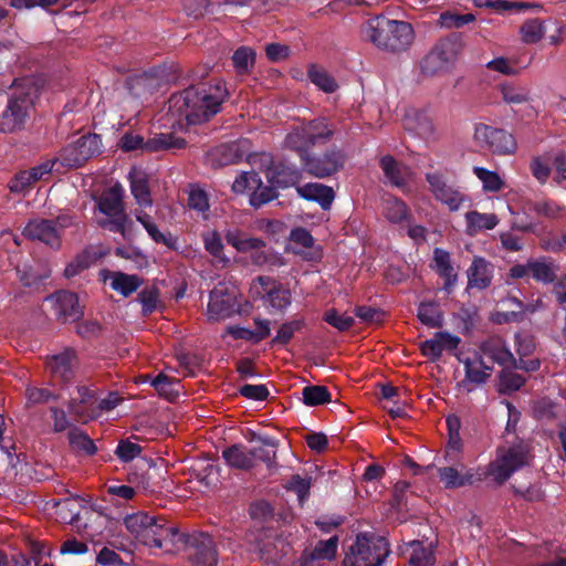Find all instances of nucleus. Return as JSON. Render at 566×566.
Returning <instances> with one entry per match:
<instances>
[{
  "label": "nucleus",
  "mask_w": 566,
  "mask_h": 566,
  "mask_svg": "<svg viewBox=\"0 0 566 566\" xmlns=\"http://www.w3.org/2000/svg\"><path fill=\"white\" fill-rule=\"evenodd\" d=\"M530 460L528 448L524 443H518L509 449H501L496 459L491 462L485 472L480 470H467L461 473L453 467H443L438 469V476L447 489H458L465 485H472L482 481L484 475H491L497 483H503Z\"/></svg>",
  "instance_id": "obj_1"
},
{
  "label": "nucleus",
  "mask_w": 566,
  "mask_h": 566,
  "mask_svg": "<svg viewBox=\"0 0 566 566\" xmlns=\"http://www.w3.org/2000/svg\"><path fill=\"white\" fill-rule=\"evenodd\" d=\"M227 95L228 91L222 81L202 88L190 86L171 96L169 111L175 115L184 116L188 124H201L220 111Z\"/></svg>",
  "instance_id": "obj_2"
},
{
  "label": "nucleus",
  "mask_w": 566,
  "mask_h": 566,
  "mask_svg": "<svg viewBox=\"0 0 566 566\" xmlns=\"http://www.w3.org/2000/svg\"><path fill=\"white\" fill-rule=\"evenodd\" d=\"M127 532L140 544L171 552L181 542V534L166 524L164 520L146 512L128 514L124 517Z\"/></svg>",
  "instance_id": "obj_3"
},
{
  "label": "nucleus",
  "mask_w": 566,
  "mask_h": 566,
  "mask_svg": "<svg viewBox=\"0 0 566 566\" xmlns=\"http://www.w3.org/2000/svg\"><path fill=\"white\" fill-rule=\"evenodd\" d=\"M364 36L378 49L388 52H403L415 40V31L409 22L376 15L363 27Z\"/></svg>",
  "instance_id": "obj_4"
},
{
  "label": "nucleus",
  "mask_w": 566,
  "mask_h": 566,
  "mask_svg": "<svg viewBox=\"0 0 566 566\" xmlns=\"http://www.w3.org/2000/svg\"><path fill=\"white\" fill-rule=\"evenodd\" d=\"M39 95V87L34 80L25 78L17 84V90L9 98L4 111L0 114V130L12 133L21 129L30 116L34 102Z\"/></svg>",
  "instance_id": "obj_5"
},
{
  "label": "nucleus",
  "mask_w": 566,
  "mask_h": 566,
  "mask_svg": "<svg viewBox=\"0 0 566 566\" xmlns=\"http://www.w3.org/2000/svg\"><path fill=\"white\" fill-rule=\"evenodd\" d=\"M390 549L385 537L360 533L348 548L343 566H380Z\"/></svg>",
  "instance_id": "obj_6"
},
{
  "label": "nucleus",
  "mask_w": 566,
  "mask_h": 566,
  "mask_svg": "<svg viewBox=\"0 0 566 566\" xmlns=\"http://www.w3.org/2000/svg\"><path fill=\"white\" fill-rule=\"evenodd\" d=\"M333 135V129L324 118L314 119L294 126L285 136L284 146L306 157L310 148L325 144Z\"/></svg>",
  "instance_id": "obj_7"
},
{
  "label": "nucleus",
  "mask_w": 566,
  "mask_h": 566,
  "mask_svg": "<svg viewBox=\"0 0 566 566\" xmlns=\"http://www.w3.org/2000/svg\"><path fill=\"white\" fill-rule=\"evenodd\" d=\"M224 235L227 242L238 252L249 253L251 263L256 266L272 268L283 264L281 256L268 249L259 238L248 237L238 229H228Z\"/></svg>",
  "instance_id": "obj_8"
},
{
  "label": "nucleus",
  "mask_w": 566,
  "mask_h": 566,
  "mask_svg": "<svg viewBox=\"0 0 566 566\" xmlns=\"http://www.w3.org/2000/svg\"><path fill=\"white\" fill-rule=\"evenodd\" d=\"M124 193L123 186L115 184L99 197L97 207L99 212L106 217L104 220H98L101 227L113 232L124 233L127 219L123 203Z\"/></svg>",
  "instance_id": "obj_9"
},
{
  "label": "nucleus",
  "mask_w": 566,
  "mask_h": 566,
  "mask_svg": "<svg viewBox=\"0 0 566 566\" xmlns=\"http://www.w3.org/2000/svg\"><path fill=\"white\" fill-rule=\"evenodd\" d=\"M102 150L98 135L87 134L66 145L55 158L57 163L67 168L80 167Z\"/></svg>",
  "instance_id": "obj_10"
},
{
  "label": "nucleus",
  "mask_w": 566,
  "mask_h": 566,
  "mask_svg": "<svg viewBox=\"0 0 566 566\" xmlns=\"http://www.w3.org/2000/svg\"><path fill=\"white\" fill-rule=\"evenodd\" d=\"M238 289L229 281H221L209 295L207 316L209 321H221L235 312Z\"/></svg>",
  "instance_id": "obj_11"
},
{
  "label": "nucleus",
  "mask_w": 566,
  "mask_h": 566,
  "mask_svg": "<svg viewBox=\"0 0 566 566\" xmlns=\"http://www.w3.org/2000/svg\"><path fill=\"white\" fill-rule=\"evenodd\" d=\"M473 139L481 148L499 155L512 154L516 149L512 134L484 123L475 124Z\"/></svg>",
  "instance_id": "obj_12"
},
{
  "label": "nucleus",
  "mask_w": 566,
  "mask_h": 566,
  "mask_svg": "<svg viewBox=\"0 0 566 566\" xmlns=\"http://www.w3.org/2000/svg\"><path fill=\"white\" fill-rule=\"evenodd\" d=\"M455 60V44L451 41H441L422 59L421 73L427 76L444 73L451 69Z\"/></svg>",
  "instance_id": "obj_13"
},
{
  "label": "nucleus",
  "mask_w": 566,
  "mask_h": 566,
  "mask_svg": "<svg viewBox=\"0 0 566 566\" xmlns=\"http://www.w3.org/2000/svg\"><path fill=\"white\" fill-rule=\"evenodd\" d=\"M70 224L66 217L57 218L56 220L35 219L30 221L23 233L32 239L39 240L51 248H59L61 244V231Z\"/></svg>",
  "instance_id": "obj_14"
},
{
  "label": "nucleus",
  "mask_w": 566,
  "mask_h": 566,
  "mask_svg": "<svg viewBox=\"0 0 566 566\" xmlns=\"http://www.w3.org/2000/svg\"><path fill=\"white\" fill-rule=\"evenodd\" d=\"M50 303L55 317L63 322H75L83 316V307L80 305L76 294L69 291H59L45 298Z\"/></svg>",
  "instance_id": "obj_15"
},
{
  "label": "nucleus",
  "mask_w": 566,
  "mask_h": 566,
  "mask_svg": "<svg viewBox=\"0 0 566 566\" xmlns=\"http://www.w3.org/2000/svg\"><path fill=\"white\" fill-rule=\"evenodd\" d=\"M252 291L275 310H285L291 304L290 291L282 285H275L269 276H259L252 285Z\"/></svg>",
  "instance_id": "obj_16"
},
{
  "label": "nucleus",
  "mask_w": 566,
  "mask_h": 566,
  "mask_svg": "<svg viewBox=\"0 0 566 566\" xmlns=\"http://www.w3.org/2000/svg\"><path fill=\"white\" fill-rule=\"evenodd\" d=\"M464 365L465 376L462 386L468 392L472 391L475 386H480L486 381L492 371V365L488 364L480 353L474 352L471 356L459 358Z\"/></svg>",
  "instance_id": "obj_17"
},
{
  "label": "nucleus",
  "mask_w": 566,
  "mask_h": 566,
  "mask_svg": "<svg viewBox=\"0 0 566 566\" xmlns=\"http://www.w3.org/2000/svg\"><path fill=\"white\" fill-rule=\"evenodd\" d=\"M427 181L434 198L446 205L450 211H457L465 200V196L448 185L439 174H428Z\"/></svg>",
  "instance_id": "obj_18"
},
{
  "label": "nucleus",
  "mask_w": 566,
  "mask_h": 566,
  "mask_svg": "<svg viewBox=\"0 0 566 566\" xmlns=\"http://www.w3.org/2000/svg\"><path fill=\"white\" fill-rule=\"evenodd\" d=\"M305 169L313 176L324 178L339 170L344 165L342 151L333 149L322 157H308L304 159Z\"/></svg>",
  "instance_id": "obj_19"
},
{
  "label": "nucleus",
  "mask_w": 566,
  "mask_h": 566,
  "mask_svg": "<svg viewBox=\"0 0 566 566\" xmlns=\"http://www.w3.org/2000/svg\"><path fill=\"white\" fill-rule=\"evenodd\" d=\"M476 353L490 365L497 364L503 368L515 366V358L501 337H491L483 342Z\"/></svg>",
  "instance_id": "obj_20"
},
{
  "label": "nucleus",
  "mask_w": 566,
  "mask_h": 566,
  "mask_svg": "<svg viewBox=\"0 0 566 566\" xmlns=\"http://www.w3.org/2000/svg\"><path fill=\"white\" fill-rule=\"evenodd\" d=\"M190 556L196 566H217L218 557L210 535L200 533L189 541Z\"/></svg>",
  "instance_id": "obj_21"
},
{
  "label": "nucleus",
  "mask_w": 566,
  "mask_h": 566,
  "mask_svg": "<svg viewBox=\"0 0 566 566\" xmlns=\"http://www.w3.org/2000/svg\"><path fill=\"white\" fill-rule=\"evenodd\" d=\"M406 130L424 140L436 139V127L424 111L410 108L403 117Z\"/></svg>",
  "instance_id": "obj_22"
},
{
  "label": "nucleus",
  "mask_w": 566,
  "mask_h": 566,
  "mask_svg": "<svg viewBox=\"0 0 566 566\" xmlns=\"http://www.w3.org/2000/svg\"><path fill=\"white\" fill-rule=\"evenodd\" d=\"M130 192L139 207H151L153 199L150 196L148 175L139 169L132 168L128 172Z\"/></svg>",
  "instance_id": "obj_23"
},
{
  "label": "nucleus",
  "mask_w": 566,
  "mask_h": 566,
  "mask_svg": "<svg viewBox=\"0 0 566 566\" xmlns=\"http://www.w3.org/2000/svg\"><path fill=\"white\" fill-rule=\"evenodd\" d=\"M77 364L75 350L65 348L63 352L51 357L49 367L55 377H60L63 381H69L73 377Z\"/></svg>",
  "instance_id": "obj_24"
},
{
  "label": "nucleus",
  "mask_w": 566,
  "mask_h": 566,
  "mask_svg": "<svg viewBox=\"0 0 566 566\" xmlns=\"http://www.w3.org/2000/svg\"><path fill=\"white\" fill-rule=\"evenodd\" d=\"M222 458L231 468L249 470L256 462V452H252L243 444H233L222 451Z\"/></svg>",
  "instance_id": "obj_25"
},
{
  "label": "nucleus",
  "mask_w": 566,
  "mask_h": 566,
  "mask_svg": "<svg viewBox=\"0 0 566 566\" xmlns=\"http://www.w3.org/2000/svg\"><path fill=\"white\" fill-rule=\"evenodd\" d=\"M250 153V144L247 139L235 140L230 144L218 146L212 156L219 165H229L247 157Z\"/></svg>",
  "instance_id": "obj_26"
},
{
  "label": "nucleus",
  "mask_w": 566,
  "mask_h": 566,
  "mask_svg": "<svg viewBox=\"0 0 566 566\" xmlns=\"http://www.w3.org/2000/svg\"><path fill=\"white\" fill-rule=\"evenodd\" d=\"M468 287L484 290L491 284L492 265L485 259L475 256L467 271Z\"/></svg>",
  "instance_id": "obj_27"
},
{
  "label": "nucleus",
  "mask_w": 566,
  "mask_h": 566,
  "mask_svg": "<svg viewBox=\"0 0 566 566\" xmlns=\"http://www.w3.org/2000/svg\"><path fill=\"white\" fill-rule=\"evenodd\" d=\"M78 398H72L69 405V410L71 413L75 415L83 421H87L97 417L98 415L92 408L94 403V395L93 391L85 387H77Z\"/></svg>",
  "instance_id": "obj_28"
},
{
  "label": "nucleus",
  "mask_w": 566,
  "mask_h": 566,
  "mask_svg": "<svg viewBox=\"0 0 566 566\" xmlns=\"http://www.w3.org/2000/svg\"><path fill=\"white\" fill-rule=\"evenodd\" d=\"M296 191L302 198L319 203L324 210L329 209L334 200L333 189L318 182L300 186Z\"/></svg>",
  "instance_id": "obj_29"
},
{
  "label": "nucleus",
  "mask_w": 566,
  "mask_h": 566,
  "mask_svg": "<svg viewBox=\"0 0 566 566\" xmlns=\"http://www.w3.org/2000/svg\"><path fill=\"white\" fill-rule=\"evenodd\" d=\"M380 166L387 180L395 187L403 188L409 178L410 170L406 166H401L391 156H384L380 159Z\"/></svg>",
  "instance_id": "obj_30"
},
{
  "label": "nucleus",
  "mask_w": 566,
  "mask_h": 566,
  "mask_svg": "<svg viewBox=\"0 0 566 566\" xmlns=\"http://www.w3.org/2000/svg\"><path fill=\"white\" fill-rule=\"evenodd\" d=\"M105 281H109L111 287L125 297L133 294L143 284V279L138 275L123 272H109L105 276Z\"/></svg>",
  "instance_id": "obj_31"
},
{
  "label": "nucleus",
  "mask_w": 566,
  "mask_h": 566,
  "mask_svg": "<svg viewBox=\"0 0 566 566\" xmlns=\"http://www.w3.org/2000/svg\"><path fill=\"white\" fill-rule=\"evenodd\" d=\"M433 262L436 271L444 279L443 289L450 292L458 280V274L451 264L449 252L440 248L434 249Z\"/></svg>",
  "instance_id": "obj_32"
},
{
  "label": "nucleus",
  "mask_w": 566,
  "mask_h": 566,
  "mask_svg": "<svg viewBox=\"0 0 566 566\" xmlns=\"http://www.w3.org/2000/svg\"><path fill=\"white\" fill-rule=\"evenodd\" d=\"M186 147V140L171 133H159L146 140L145 151L156 153L163 150H176Z\"/></svg>",
  "instance_id": "obj_33"
},
{
  "label": "nucleus",
  "mask_w": 566,
  "mask_h": 566,
  "mask_svg": "<svg viewBox=\"0 0 566 566\" xmlns=\"http://www.w3.org/2000/svg\"><path fill=\"white\" fill-rule=\"evenodd\" d=\"M136 220L144 227L148 235L156 242L168 247L169 249L177 248V240L169 233L160 232L153 218L143 210H136Z\"/></svg>",
  "instance_id": "obj_34"
},
{
  "label": "nucleus",
  "mask_w": 566,
  "mask_h": 566,
  "mask_svg": "<svg viewBox=\"0 0 566 566\" xmlns=\"http://www.w3.org/2000/svg\"><path fill=\"white\" fill-rule=\"evenodd\" d=\"M382 213L390 223L400 226L411 217L407 205L396 197H389L384 200Z\"/></svg>",
  "instance_id": "obj_35"
},
{
  "label": "nucleus",
  "mask_w": 566,
  "mask_h": 566,
  "mask_svg": "<svg viewBox=\"0 0 566 566\" xmlns=\"http://www.w3.org/2000/svg\"><path fill=\"white\" fill-rule=\"evenodd\" d=\"M465 220L468 232L470 234H474L483 230H492L499 223V219L494 213H481L478 211L467 212Z\"/></svg>",
  "instance_id": "obj_36"
},
{
  "label": "nucleus",
  "mask_w": 566,
  "mask_h": 566,
  "mask_svg": "<svg viewBox=\"0 0 566 566\" xmlns=\"http://www.w3.org/2000/svg\"><path fill=\"white\" fill-rule=\"evenodd\" d=\"M410 552L409 564L411 566H432L434 564V554L431 546H423L418 541L410 542L408 545Z\"/></svg>",
  "instance_id": "obj_37"
},
{
  "label": "nucleus",
  "mask_w": 566,
  "mask_h": 566,
  "mask_svg": "<svg viewBox=\"0 0 566 566\" xmlns=\"http://www.w3.org/2000/svg\"><path fill=\"white\" fill-rule=\"evenodd\" d=\"M338 546V537L332 536L326 541L317 543L316 547L310 553L308 556H304L305 562L307 560H321V559H333L336 556ZM306 563H302L301 566H305Z\"/></svg>",
  "instance_id": "obj_38"
},
{
  "label": "nucleus",
  "mask_w": 566,
  "mask_h": 566,
  "mask_svg": "<svg viewBox=\"0 0 566 566\" xmlns=\"http://www.w3.org/2000/svg\"><path fill=\"white\" fill-rule=\"evenodd\" d=\"M527 210L537 217L546 219L558 218L563 211V207L549 199H539L527 203Z\"/></svg>",
  "instance_id": "obj_39"
},
{
  "label": "nucleus",
  "mask_w": 566,
  "mask_h": 566,
  "mask_svg": "<svg viewBox=\"0 0 566 566\" xmlns=\"http://www.w3.org/2000/svg\"><path fill=\"white\" fill-rule=\"evenodd\" d=\"M418 318L429 327H440L443 319L439 306L433 302H426L419 305Z\"/></svg>",
  "instance_id": "obj_40"
},
{
  "label": "nucleus",
  "mask_w": 566,
  "mask_h": 566,
  "mask_svg": "<svg viewBox=\"0 0 566 566\" xmlns=\"http://www.w3.org/2000/svg\"><path fill=\"white\" fill-rule=\"evenodd\" d=\"M308 77L313 84L325 93H333L337 90L338 85L333 76H331L324 69L312 65L308 70Z\"/></svg>",
  "instance_id": "obj_41"
},
{
  "label": "nucleus",
  "mask_w": 566,
  "mask_h": 566,
  "mask_svg": "<svg viewBox=\"0 0 566 566\" xmlns=\"http://www.w3.org/2000/svg\"><path fill=\"white\" fill-rule=\"evenodd\" d=\"M259 186L260 176L255 171H243L233 181L232 190L235 193H248L251 197V192Z\"/></svg>",
  "instance_id": "obj_42"
},
{
  "label": "nucleus",
  "mask_w": 566,
  "mask_h": 566,
  "mask_svg": "<svg viewBox=\"0 0 566 566\" xmlns=\"http://www.w3.org/2000/svg\"><path fill=\"white\" fill-rule=\"evenodd\" d=\"M205 249L216 259L221 261L222 263H228L229 259L223 255V243L221 240V235L214 231L210 230L202 234Z\"/></svg>",
  "instance_id": "obj_43"
},
{
  "label": "nucleus",
  "mask_w": 566,
  "mask_h": 566,
  "mask_svg": "<svg viewBox=\"0 0 566 566\" xmlns=\"http://www.w3.org/2000/svg\"><path fill=\"white\" fill-rule=\"evenodd\" d=\"M69 441L74 450L81 451L85 454H93L96 451L93 440L77 428L70 431Z\"/></svg>",
  "instance_id": "obj_44"
},
{
  "label": "nucleus",
  "mask_w": 566,
  "mask_h": 566,
  "mask_svg": "<svg viewBox=\"0 0 566 566\" xmlns=\"http://www.w3.org/2000/svg\"><path fill=\"white\" fill-rule=\"evenodd\" d=\"M311 485V478L294 474L286 481L285 489L296 493L298 502L303 504L308 497Z\"/></svg>",
  "instance_id": "obj_45"
},
{
  "label": "nucleus",
  "mask_w": 566,
  "mask_h": 566,
  "mask_svg": "<svg viewBox=\"0 0 566 566\" xmlns=\"http://www.w3.org/2000/svg\"><path fill=\"white\" fill-rule=\"evenodd\" d=\"M531 275L544 283H549L555 279V265L543 259L531 261Z\"/></svg>",
  "instance_id": "obj_46"
},
{
  "label": "nucleus",
  "mask_w": 566,
  "mask_h": 566,
  "mask_svg": "<svg viewBox=\"0 0 566 566\" xmlns=\"http://www.w3.org/2000/svg\"><path fill=\"white\" fill-rule=\"evenodd\" d=\"M232 60L238 73H248L254 64L255 53L251 48L241 46L233 53Z\"/></svg>",
  "instance_id": "obj_47"
},
{
  "label": "nucleus",
  "mask_w": 566,
  "mask_h": 566,
  "mask_svg": "<svg viewBox=\"0 0 566 566\" xmlns=\"http://www.w3.org/2000/svg\"><path fill=\"white\" fill-rule=\"evenodd\" d=\"M303 402L307 406H317L331 400L328 390L323 386H306L302 390Z\"/></svg>",
  "instance_id": "obj_48"
},
{
  "label": "nucleus",
  "mask_w": 566,
  "mask_h": 566,
  "mask_svg": "<svg viewBox=\"0 0 566 566\" xmlns=\"http://www.w3.org/2000/svg\"><path fill=\"white\" fill-rule=\"evenodd\" d=\"M473 172L483 184V189L486 191H499L503 187V180L495 171L476 166L473 168Z\"/></svg>",
  "instance_id": "obj_49"
},
{
  "label": "nucleus",
  "mask_w": 566,
  "mask_h": 566,
  "mask_svg": "<svg viewBox=\"0 0 566 566\" xmlns=\"http://www.w3.org/2000/svg\"><path fill=\"white\" fill-rule=\"evenodd\" d=\"M116 255L132 261L135 269L143 270L149 265V259L135 247H120L115 250Z\"/></svg>",
  "instance_id": "obj_50"
},
{
  "label": "nucleus",
  "mask_w": 566,
  "mask_h": 566,
  "mask_svg": "<svg viewBox=\"0 0 566 566\" xmlns=\"http://www.w3.org/2000/svg\"><path fill=\"white\" fill-rule=\"evenodd\" d=\"M525 382V379L520 374L511 370L510 368H503L500 375L499 388L501 392H511L518 390Z\"/></svg>",
  "instance_id": "obj_51"
},
{
  "label": "nucleus",
  "mask_w": 566,
  "mask_h": 566,
  "mask_svg": "<svg viewBox=\"0 0 566 566\" xmlns=\"http://www.w3.org/2000/svg\"><path fill=\"white\" fill-rule=\"evenodd\" d=\"M262 447L251 449L252 452H256V460H261L272 467L274 464L276 455V441L272 438H259Z\"/></svg>",
  "instance_id": "obj_52"
},
{
  "label": "nucleus",
  "mask_w": 566,
  "mask_h": 566,
  "mask_svg": "<svg viewBox=\"0 0 566 566\" xmlns=\"http://www.w3.org/2000/svg\"><path fill=\"white\" fill-rule=\"evenodd\" d=\"M503 98L509 104H522L528 101L530 91L523 86L504 84L501 87Z\"/></svg>",
  "instance_id": "obj_53"
},
{
  "label": "nucleus",
  "mask_w": 566,
  "mask_h": 566,
  "mask_svg": "<svg viewBox=\"0 0 566 566\" xmlns=\"http://www.w3.org/2000/svg\"><path fill=\"white\" fill-rule=\"evenodd\" d=\"M277 197L276 188L273 186H265L262 184L260 179V186L255 187L253 192H251L250 203L251 206L258 208L261 207L271 200Z\"/></svg>",
  "instance_id": "obj_54"
},
{
  "label": "nucleus",
  "mask_w": 566,
  "mask_h": 566,
  "mask_svg": "<svg viewBox=\"0 0 566 566\" xmlns=\"http://www.w3.org/2000/svg\"><path fill=\"white\" fill-rule=\"evenodd\" d=\"M544 33V27L538 20H528L521 28L522 40L525 43L538 42Z\"/></svg>",
  "instance_id": "obj_55"
},
{
  "label": "nucleus",
  "mask_w": 566,
  "mask_h": 566,
  "mask_svg": "<svg viewBox=\"0 0 566 566\" xmlns=\"http://www.w3.org/2000/svg\"><path fill=\"white\" fill-rule=\"evenodd\" d=\"M475 20L474 14H458L452 12H443L440 14L439 23L443 28H462L463 25Z\"/></svg>",
  "instance_id": "obj_56"
},
{
  "label": "nucleus",
  "mask_w": 566,
  "mask_h": 566,
  "mask_svg": "<svg viewBox=\"0 0 566 566\" xmlns=\"http://www.w3.org/2000/svg\"><path fill=\"white\" fill-rule=\"evenodd\" d=\"M486 69L501 75L512 76L517 74L515 62L504 56L495 57L485 64Z\"/></svg>",
  "instance_id": "obj_57"
},
{
  "label": "nucleus",
  "mask_w": 566,
  "mask_h": 566,
  "mask_svg": "<svg viewBox=\"0 0 566 566\" xmlns=\"http://www.w3.org/2000/svg\"><path fill=\"white\" fill-rule=\"evenodd\" d=\"M324 321L337 328L338 331H347L355 322L354 317L339 314L336 310L331 308L324 314Z\"/></svg>",
  "instance_id": "obj_58"
},
{
  "label": "nucleus",
  "mask_w": 566,
  "mask_h": 566,
  "mask_svg": "<svg viewBox=\"0 0 566 566\" xmlns=\"http://www.w3.org/2000/svg\"><path fill=\"white\" fill-rule=\"evenodd\" d=\"M297 181L298 172L290 168H282L281 170H277L275 176L272 177V182L282 188L293 186Z\"/></svg>",
  "instance_id": "obj_59"
},
{
  "label": "nucleus",
  "mask_w": 566,
  "mask_h": 566,
  "mask_svg": "<svg viewBox=\"0 0 566 566\" xmlns=\"http://www.w3.org/2000/svg\"><path fill=\"white\" fill-rule=\"evenodd\" d=\"M189 206L199 212L209 210V200L207 193L200 188H192L189 192Z\"/></svg>",
  "instance_id": "obj_60"
},
{
  "label": "nucleus",
  "mask_w": 566,
  "mask_h": 566,
  "mask_svg": "<svg viewBox=\"0 0 566 566\" xmlns=\"http://www.w3.org/2000/svg\"><path fill=\"white\" fill-rule=\"evenodd\" d=\"M140 451V447L130 441H120L116 448L117 457L125 462L132 461L138 457Z\"/></svg>",
  "instance_id": "obj_61"
},
{
  "label": "nucleus",
  "mask_w": 566,
  "mask_h": 566,
  "mask_svg": "<svg viewBox=\"0 0 566 566\" xmlns=\"http://www.w3.org/2000/svg\"><path fill=\"white\" fill-rule=\"evenodd\" d=\"M239 392L252 400L262 401L269 396V390L264 385H244L240 387Z\"/></svg>",
  "instance_id": "obj_62"
},
{
  "label": "nucleus",
  "mask_w": 566,
  "mask_h": 566,
  "mask_svg": "<svg viewBox=\"0 0 566 566\" xmlns=\"http://www.w3.org/2000/svg\"><path fill=\"white\" fill-rule=\"evenodd\" d=\"M25 397L30 405L44 403L54 398L53 394L49 389L35 387H28L25 390Z\"/></svg>",
  "instance_id": "obj_63"
},
{
  "label": "nucleus",
  "mask_w": 566,
  "mask_h": 566,
  "mask_svg": "<svg viewBox=\"0 0 566 566\" xmlns=\"http://www.w3.org/2000/svg\"><path fill=\"white\" fill-rule=\"evenodd\" d=\"M144 313H151L158 303V291L155 287L145 289L138 295Z\"/></svg>",
  "instance_id": "obj_64"
}]
</instances>
